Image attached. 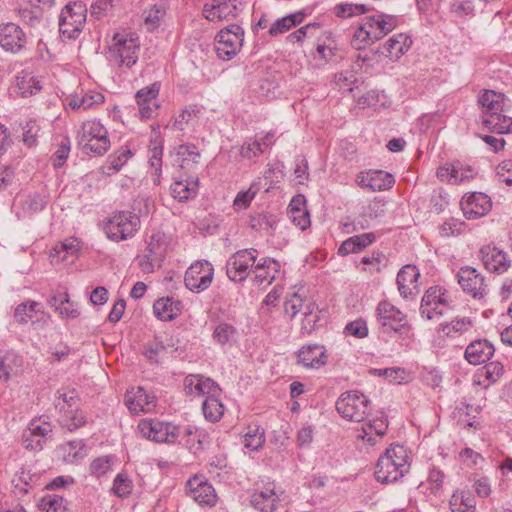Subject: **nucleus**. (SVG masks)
Wrapping results in <instances>:
<instances>
[{"label": "nucleus", "instance_id": "nucleus-1", "mask_svg": "<svg viewBox=\"0 0 512 512\" xmlns=\"http://www.w3.org/2000/svg\"><path fill=\"white\" fill-rule=\"evenodd\" d=\"M55 408L59 412L60 426L69 432H74L87 423L86 413L80 408V397L73 390H58L54 400Z\"/></svg>", "mask_w": 512, "mask_h": 512}, {"label": "nucleus", "instance_id": "nucleus-2", "mask_svg": "<svg viewBox=\"0 0 512 512\" xmlns=\"http://www.w3.org/2000/svg\"><path fill=\"white\" fill-rule=\"evenodd\" d=\"M78 144L84 154L102 156L110 148L107 129L97 120L82 124L77 135Z\"/></svg>", "mask_w": 512, "mask_h": 512}, {"label": "nucleus", "instance_id": "nucleus-3", "mask_svg": "<svg viewBox=\"0 0 512 512\" xmlns=\"http://www.w3.org/2000/svg\"><path fill=\"white\" fill-rule=\"evenodd\" d=\"M140 52V42L132 34H116L109 47L108 58L118 67L131 68L137 63Z\"/></svg>", "mask_w": 512, "mask_h": 512}, {"label": "nucleus", "instance_id": "nucleus-4", "mask_svg": "<svg viewBox=\"0 0 512 512\" xmlns=\"http://www.w3.org/2000/svg\"><path fill=\"white\" fill-rule=\"evenodd\" d=\"M503 98L504 95L501 93L485 90L479 96L478 100L481 106L486 110V113L489 114V118L484 119L483 123L492 126L493 131L500 134L512 131V119L499 113L502 111Z\"/></svg>", "mask_w": 512, "mask_h": 512}, {"label": "nucleus", "instance_id": "nucleus-5", "mask_svg": "<svg viewBox=\"0 0 512 512\" xmlns=\"http://www.w3.org/2000/svg\"><path fill=\"white\" fill-rule=\"evenodd\" d=\"M140 223L135 213L120 211L105 222L104 231L109 239L119 242L132 238L140 229Z\"/></svg>", "mask_w": 512, "mask_h": 512}, {"label": "nucleus", "instance_id": "nucleus-6", "mask_svg": "<svg viewBox=\"0 0 512 512\" xmlns=\"http://www.w3.org/2000/svg\"><path fill=\"white\" fill-rule=\"evenodd\" d=\"M370 407L369 399L358 391H348L336 401V410L345 419L354 422H361L368 414Z\"/></svg>", "mask_w": 512, "mask_h": 512}, {"label": "nucleus", "instance_id": "nucleus-7", "mask_svg": "<svg viewBox=\"0 0 512 512\" xmlns=\"http://www.w3.org/2000/svg\"><path fill=\"white\" fill-rule=\"evenodd\" d=\"M258 258L255 248L241 249L233 253L226 262V275L233 282L247 279Z\"/></svg>", "mask_w": 512, "mask_h": 512}, {"label": "nucleus", "instance_id": "nucleus-8", "mask_svg": "<svg viewBox=\"0 0 512 512\" xmlns=\"http://www.w3.org/2000/svg\"><path fill=\"white\" fill-rule=\"evenodd\" d=\"M448 308H450V300L447 290L440 286H431L422 297L420 314L427 320H437Z\"/></svg>", "mask_w": 512, "mask_h": 512}, {"label": "nucleus", "instance_id": "nucleus-9", "mask_svg": "<svg viewBox=\"0 0 512 512\" xmlns=\"http://www.w3.org/2000/svg\"><path fill=\"white\" fill-rule=\"evenodd\" d=\"M244 36L243 29L236 24L222 29L216 36L215 51L218 58L228 61L240 50Z\"/></svg>", "mask_w": 512, "mask_h": 512}, {"label": "nucleus", "instance_id": "nucleus-10", "mask_svg": "<svg viewBox=\"0 0 512 512\" xmlns=\"http://www.w3.org/2000/svg\"><path fill=\"white\" fill-rule=\"evenodd\" d=\"M137 428L142 437L155 442L175 443L178 440V427L158 419L141 420Z\"/></svg>", "mask_w": 512, "mask_h": 512}, {"label": "nucleus", "instance_id": "nucleus-11", "mask_svg": "<svg viewBox=\"0 0 512 512\" xmlns=\"http://www.w3.org/2000/svg\"><path fill=\"white\" fill-rule=\"evenodd\" d=\"M213 276L214 268L209 261H196L185 272V286L190 291L199 293L211 285Z\"/></svg>", "mask_w": 512, "mask_h": 512}, {"label": "nucleus", "instance_id": "nucleus-12", "mask_svg": "<svg viewBox=\"0 0 512 512\" xmlns=\"http://www.w3.org/2000/svg\"><path fill=\"white\" fill-rule=\"evenodd\" d=\"M456 279L463 292L474 299H483L488 293V285L483 275L474 267H461L456 274Z\"/></svg>", "mask_w": 512, "mask_h": 512}, {"label": "nucleus", "instance_id": "nucleus-13", "mask_svg": "<svg viewBox=\"0 0 512 512\" xmlns=\"http://www.w3.org/2000/svg\"><path fill=\"white\" fill-rule=\"evenodd\" d=\"M28 38L23 29L12 22L0 24V47L11 54L23 51Z\"/></svg>", "mask_w": 512, "mask_h": 512}, {"label": "nucleus", "instance_id": "nucleus-14", "mask_svg": "<svg viewBox=\"0 0 512 512\" xmlns=\"http://www.w3.org/2000/svg\"><path fill=\"white\" fill-rule=\"evenodd\" d=\"M160 87L159 82H154L150 86L137 91L135 99L141 119H151L157 115L160 108V104L157 102Z\"/></svg>", "mask_w": 512, "mask_h": 512}, {"label": "nucleus", "instance_id": "nucleus-15", "mask_svg": "<svg viewBox=\"0 0 512 512\" xmlns=\"http://www.w3.org/2000/svg\"><path fill=\"white\" fill-rule=\"evenodd\" d=\"M397 22L396 16L378 13L366 16L361 24L371 34V39L375 42L391 32L397 26Z\"/></svg>", "mask_w": 512, "mask_h": 512}, {"label": "nucleus", "instance_id": "nucleus-16", "mask_svg": "<svg viewBox=\"0 0 512 512\" xmlns=\"http://www.w3.org/2000/svg\"><path fill=\"white\" fill-rule=\"evenodd\" d=\"M377 321L386 331H400L406 325V316L387 301H382L376 309Z\"/></svg>", "mask_w": 512, "mask_h": 512}, {"label": "nucleus", "instance_id": "nucleus-17", "mask_svg": "<svg viewBox=\"0 0 512 512\" xmlns=\"http://www.w3.org/2000/svg\"><path fill=\"white\" fill-rule=\"evenodd\" d=\"M356 182L361 188L376 192L392 188L395 178L382 170H369L359 173Z\"/></svg>", "mask_w": 512, "mask_h": 512}, {"label": "nucleus", "instance_id": "nucleus-18", "mask_svg": "<svg viewBox=\"0 0 512 512\" xmlns=\"http://www.w3.org/2000/svg\"><path fill=\"white\" fill-rule=\"evenodd\" d=\"M188 495L201 506H214L217 496L213 486L203 477L194 476L187 482Z\"/></svg>", "mask_w": 512, "mask_h": 512}, {"label": "nucleus", "instance_id": "nucleus-19", "mask_svg": "<svg viewBox=\"0 0 512 512\" xmlns=\"http://www.w3.org/2000/svg\"><path fill=\"white\" fill-rule=\"evenodd\" d=\"M280 502L275 483L255 489L250 497L251 506L259 512H274Z\"/></svg>", "mask_w": 512, "mask_h": 512}, {"label": "nucleus", "instance_id": "nucleus-20", "mask_svg": "<svg viewBox=\"0 0 512 512\" xmlns=\"http://www.w3.org/2000/svg\"><path fill=\"white\" fill-rule=\"evenodd\" d=\"M461 209L467 219H477L486 215L492 207L491 199L482 192H474L464 196L461 200Z\"/></svg>", "mask_w": 512, "mask_h": 512}, {"label": "nucleus", "instance_id": "nucleus-21", "mask_svg": "<svg viewBox=\"0 0 512 512\" xmlns=\"http://www.w3.org/2000/svg\"><path fill=\"white\" fill-rule=\"evenodd\" d=\"M203 16L210 22H220L236 17V0H212L203 6Z\"/></svg>", "mask_w": 512, "mask_h": 512}, {"label": "nucleus", "instance_id": "nucleus-22", "mask_svg": "<svg viewBox=\"0 0 512 512\" xmlns=\"http://www.w3.org/2000/svg\"><path fill=\"white\" fill-rule=\"evenodd\" d=\"M385 213V202L374 199L363 210L362 214L351 223L344 224L347 233L365 230L370 227V220L382 217Z\"/></svg>", "mask_w": 512, "mask_h": 512}, {"label": "nucleus", "instance_id": "nucleus-23", "mask_svg": "<svg viewBox=\"0 0 512 512\" xmlns=\"http://www.w3.org/2000/svg\"><path fill=\"white\" fill-rule=\"evenodd\" d=\"M479 253L485 268L490 272L502 274L510 267L507 254L495 246H484Z\"/></svg>", "mask_w": 512, "mask_h": 512}, {"label": "nucleus", "instance_id": "nucleus-24", "mask_svg": "<svg viewBox=\"0 0 512 512\" xmlns=\"http://www.w3.org/2000/svg\"><path fill=\"white\" fill-rule=\"evenodd\" d=\"M298 363L306 368L319 369L327 363V353L324 346L309 344L301 347L297 353Z\"/></svg>", "mask_w": 512, "mask_h": 512}, {"label": "nucleus", "instance_id": "nucleus-25", "mask_svg": "<svg viewBox=\"0 0 512 512\" xmlns=\"http://www.w3.org/2000/svg\"><path fill=\"white\" fill-rule=\"evenodd\" d=\"M420 272L414 265L407 264L403 266L397 274V285L400 294L404 298L414 296L419 293L418 278Z\"/></svg>", "mask_w": 512, "mask_h": 512}, {"label": "nucleus", "instance_id": "nucleus-26", "mask_svg": "<svg viewBox=\"0 0 512 512\" xmlns=\"http://www.w3.org/2000/svg\"><path fill=\"white\" fill-rule=\"evenodd\" d=\"M184 387L187 393L193 396H212L220 392L215 381L202 375H188L184 379Z\"/></svg>", "mask_w": 512, "mask_h": 512}, {"label": "nucleus", "instance_id": "nucleus-27", "mask_svg": "<svg viewBox=\"0 0 512 512\" xmlns=\"http://www.w3.org/2000/svg\"><path fill=\"white\" fill-rule=\"evenodd\" d=\"M125 404L134 414L150 412L155 406L154 397L148 395L142 387L128 391L125 396Z\"/></svg>", "mask_w": 512, "mask_h": 512}, {"label": "nucleus", "instance_id": "nucleus-28", "mask_svg": "<svg viewBox=\"0 0 512 512\" xmlns=\"http://www.w3.org/2000/svg\"><path fill=\"white\" fill-rule=\"evenodd\" d=\"M495 348L488 340H475L465 350V358L472 365L487 362L494 355Z\"/></svg>", "mask_w": 512, "mask_h": 512}, {"label": "nucleus", "instance_id": "nucleus-29", "mask_svg": "<svg viewBox=\"0 0 512 512\" xmlns=\"http://www.w3.org/2000/svg\"><path fill=\"white\" fill-rule=\"evenodd\" d=\"M280 264L273 258L264 257L257 259L253 266L252 274L255 276V281L259 284H271L278 274Z\"/></svg>", "mask_w": 512, "mask_h": 512}, {"label": "nucleus", "instance_id": "nucleus-30", "mask_svg": "<svg viewBox=\"0 0 512 512\" xmlns=\"http://www.w3.org/2000/svg\"><path fill=\"white\" fill-rule=\"evenodd\" d=\"M407 472L390 462L387 457H380L376 464L375 477L381 483H394L402 478Z\"/></svg>", "mask_w": 512, "mask_h": 512}, {"label": "nucleus", "instance_id": "nucleus-31", "mask_svg": "<svg viewBox=\"0 0 512 512\" xmlns=\"http://www.w3.org/2000/svg\"><path fill=\"white\" fill-rule=\"evenodd\" d=\"M411 39L404 33L393 35L389 38L382 48V55L391 59L398 60L411 46Z\"/></svg>", "mask_w": 512, "mask_h": 512}, {"label": "nucleus", "instance_id": "nucleus-32", "mask_svg": "<svg viewBox=\"0 0 512 512\" xmlns=\"http://www.w3.org/2000/svg\"><path fill=\"white\" fill-rule=\"evenodd\" d=\"M375 239L376 236L372 232L352 236L342 242L338 248V254L341 256H346L351 253H357L371 245Z\"/></svg>", "mask_w": 512, "mask_h": 512}, {"label": "nucleus", "instance_id": "nucleus-33", "mask_svg": "<svg viewBox=\"0 0 512 512\" xmlns=\"http://www.w3.org/2000/svg\"><path fill=\"white\" fill-rule=\"evenodd\" d=\"M182 309V303L171 297L160 298L155 301L153 311L155 316L162 321H170L177 317Z\"/></svg>", "mask_w": 512, "mask_h": 512}, {"label": "nucleus", "instance_id": "nucleus-34", "mask_svg": "<svg viewBox=\"0 0 512 512\" xmlns=\"http://www.w3.org/2000/svg\"><path fill=\"white\" fill-rule=\"evenodd\" d=\"M287 214L293 224L301 230H305L310 226V216L307 209L304 207V199L302 196L292 199Z\"/></svg>", "mask_w": 512, "mask_h": 512}, {"label": "nucleus", "instance_id": "nucleus-35", "mask_svg": "<svg viewBox=\"0 0 512 512\" xmlns=\"http://www.w3.org/2000/svg\"><path fill=\"white\" fill-rule=\"evenodd\" d=\"M15 84L22 97L32 96L42 89L41 82L28 70L17 74Z\"/></svg>", "mask_w": 512, "mask_h": 512}, {"label": "nucleus", "instance_id": "nucleus-36", "mask_svg": "<svg viewBox=\"0 0 512 512\" xmlns=\"http://www.w3.org/2000/svg\"><path fill=\"white\" fill-rule=\"evenodd\" d=\"M104 102V96L96 91H86L85 93L73 95L69 100V107L73 110L83 109L88 110L96 105H100Z\"/></svg>", "mask_w": 512, "mask_h": 512}, {"label": "nucleus", "instance_id": "nucleus-37", "mask_svg": "<svg viewBox=\"0 0 512 512\" xmlns=\"http://www.w3.org/2000/svg\"><path fill=\"white\" fill-rule=\"evenodd\" d=\"M473 327V321L469 317H456L450 322L441 323L438 326V333L446 337H454L456 334L462 335Z\"/></svg>", "mask_w": 512, "mask_h": 512}, {"label": "nucleus", "instance_id": "nucleus-38", "mask_svg": "<svg viewBox=\"0 0 512 512\" xmlns=\"http://www.w3.org/2000/svg\"><path fill=\"white\" fill-rule=\"evenodd\" d=\"M198 181L185 179L176 180L171 184L170 190L173 198L180 202L193 198L197 194Z\"/></svg>", "mask_w": 512, "mask_h": 512}, {"label": "nucleus", "instance_id": "nucleus-39", "mask_svg": "<svg viewBox=\"0 0 512 512\" xmlns=\"http://www.w3.org/2000/svg\"><path fill=\"white\" fill-rule=\"evenodd\" d=\"M86 7L81 2L68 3L61 11L69 22L82 31L86 22Z\"/></svg>", "mask_w": 512, "mask_h": 512}, {"label": "nucleus", "instance_id": "nucleus-40", "mask_svg": "<svg viewBox=\"0 0 512 512\" xmlns=\"http://www.w3.org/2000/svg\"><path fill=\"white\" fill-rule=\"evenodd\" d=\"M49 304L63 317L74 319L80 315L75 305L69 301V295L67 293H61L51 297Z\"/></svg>", "mask_w": 512, "mask_h": 512}, {"label": "nucleus", "instance_id": "nucleus-41", "mask_svg": "<svg viewBox=\"0 0 512 512\" xmlns=\"http://www.w3.org/2000/svg\"><path fill=\"white\" fill-rule=\"evenodd\" d=\"M132 155L130 149L117 150L107 158L106 164L101 167L103 174L111 175L118 172Z\"/></svg>", "mask_w": 512, "mask_h": 512}, {"label": "nucleus", "instance_id": "nucleus-42", "mask_svg": "<svg viewBox=\"0 0 512 512\" xmlns=\"http://www.w3.org/2000/svg\"><path fill=\"white\" fill-rule=\"evenodd\" d=\"M388 427L387 420L383 417L374 419L372 422L362 426V433L358 435L359 438L374 444L376 437H381L386 433Z\"/></svg>", "mask_w": 512, "mask_h": 512}, {"label": "nucleus", "instance_id": "nucleus-43", "mask_svg": "<svg viewBox=\"0 0 512 512\" xmlns=\"http://www.w3.org/2000/svg\"><path fill=\"white\" fill-rule=\"evenodd\" d=\"M218 394L207 396L202 404V411L206 420L219 421L224 414V405L217 397Z\"/></svg>", "mask_w": 512, "mask_h": 512}, {"label": "nucleus", "instance_id": "nucleus-44", "mask_svg": "<svg viewBox=\"0 0 512 512\" xmlns=\"http://www.w3.org/2000/svg\"><path fill=\"white\" fill-rule=\"evenodd\" d=\"M265 443V431L260 426H248L243 436V445L250 451H258Z\"/></svg>", "mask_w": 512, "mask_h": 512}, {"label": "nucleus", "instance_id": "nucleus-45", "mask_svg": "<svg viewBox=\"0 0 512 512\" xmlns=\"http://www.w3.org/2000/svg\"><path fill=\"white\" fill-rule=\"evenodd\" d=\"M381 457H387L390 462L408 472L410 468L409 456L407 450L401 445H392L386 449Z\"/></svg>", "mask_w": 512, "mask_h": 512}, {"label": "nucleus", "instance_id": "nucleus-46", "mask_svg": "<svg viewBox=\"0 0 512 512\" xmlns=\"http://www.w3.org/2000/svg\"><path fill=\"white\" fill-rule=\"evenodd\" d=\"M302 19L303 14L300 12L280 18L275 23L272 24V26L269 29V34L271 36H276L278 34L285 33L286 31L295 27L297 24L301 23Z\"/></svg>", "mask_w": 512, "mask_h": 512}, {"label": "nucleus", "instance_id": "nucleus-47", "mask_svg": "<svg viewBox=\"0 0 512 512\" xmlns=\"http://www.w3.org/2000/svg\"><path fill=\"white\" fill-rule=\"evenodd\" d=\"M198 111L191 107H185L181 112L173 117L170 128L174 131H185L197 117Z\"/></svg>", "mask_w": 512, "mask_h": 512}, {"label": "nucleus", "instance_id": "nucleus-48", "mask_svg": "<svg viewBox=\"0 0 512 512\" xmlns=\"http://www.w3.org/2000/svg\"><path fill=\"white\" fill-rule=\"evenodd\" d=\"M172 341L171 337L166 338L165 341L156 340L145 347L143 354L149 361L158 363L159 356L164 354L169 346H173Z\"/></svg>", "mask_w": 512, "mask_h": 512}, {"label": "nucleus", "instance_id": "nucleus-49", "mask_svg": "<svg viewBox=\"0 0 512 512\" xmlns=\"http://www.w3.org/2000/svg\"><path fill=\"white\" fill-rule=\"evenodd\" d=\"M369 11L370 8L364 4L340 3L334 7V14L341 18L362 15Z\"/></svg>", "mask_w": 512, "mask_h": 512}, {"label": "nucleus", "instance_id": "nucleus-50", "mask_svg": "<svg viewBox=\"0 0 512 512\" xmlns=\"http://www.w3.org/2000/svg\"><path fill=\"white\" fill-rule=\"evenodd\" d=\"M371 373L374 375L385 377L390 383L401 384L408 378V373L404 368L391 367L384 369H372Z\"/></svg>", "mask_w": 512, "mask_h": 512}, {"label": "nucleus", "instance_id": "nucleus-51", "mask_svg": "<svg viewBox=\"0 0 512 512\" xmlns=\"http://www.w3.org/2000/svg\"><path fill=\"white\" fill-rule=\"evenodd\" d=\"M187 435L189 437L193 436V441L188 440L187 442L190 444V451L193 452L194 454L204 450L205 447L208 446L210 443L209 434L198 427H196V429L189 430L187 432Z\"/></svg>", "mask_w": 512, "mask_h": 512}, {"label": "nucleus", "instance_id": "nucleus-52", "mask_svg": "<svg viewBox=\"0 0 512 512\" xmlns=\"http://www.w3.org/2000/svg\"><path fill=\"white\" fill-rule=\"evenodd\" d=\"M237 333L236 328L228 323H220L218 324L212 334L213 340L220 344L226 345L230 343Z\"/></svg>", "mask_w": 512, "mask_h": 512}, {"label": "nucleus", "instance_id": "nucleus-53", "mask_svg": "<svg viewBox=\"0 0 512 512\" xmlns=\"http://www.w3.org/2000/svg\"><path fill=\"white\" fill-rule=\"evenodd\" d=\"M177 162H180L182 168L189 165V162L197 163L200 158V153L194 145L182 144L177 147L176 151Z\"/></svg>", "mask_w": 512, "mask_h": 512}, {"label": "nucleus", "instance_id": "nucleus-54", "mask_svg": "<svg viewBox=\"0 0 512 512\" xmlns=\"http://www.w3.org/2000/svg\"><path fill=\"white\" fill-rule=\"evenodd\" d=\"M39 306L40 303L36 301H27L19 304L14 311L15 320L20 324L27 323L29 319L33 318Z\"/></svg>", "mask_w": 512, "mask_h": 512}, {"label": "nucleus", "instance_id": "nucleus-55", "mask_svg": "<svg viewBox=\"0 0 512 512\" xmlns=\"http://www.w3.org/2000/svg\"><path fill=\"white\" fill-rule=\"evenodd\" d=\"M249 225L255 231L268 232L275 229L276 220L272 215L259 213L250 217Z\"/></svg>", "mask_w": 512, "mask_h": 512}, {"label": "nucleus", "instance_id": "nucleus-56", "mask_svg": "<svg viewBox=\"0 0 512 512\" xmlns=\"http://www.w3.org/2000/svg\"><path fill=\"white\" fill-rule=\"evenodd\" d=\"M165 247L163 245V236L160 233H154L150 237L144 254L154 257V261H163Z\"/></svg>", "mask_w": 512, "mask_h": 512}, {"label": "nucleus", "instance_id": "nucleus-57", "mask_svg": "<svg viewBox=\"0 0 512 512\" xmlns=\"http://www.w3.org/2000/svg\"><path fill=\"white\" fill-rule=\"evenodd\" d=\"M133 489L132 480L129 478L128 474L125 472H121L117 474L113 481V492L121 498L127 497L131 494Z\"/></svg>", "mask_w": 512, "mask_h": 512}, {"label": "nucleus", "instance_id": "nucleus-58", "mask_svg": "<svg viewBox=\"0 0 512 512\" xmlns=\"http://www.w3.org/2000/svg\"><path fill=\"white\" fill-rule=\"evenodd\" d=\"M143 15L147 29L152 31L159 26L161 19L165 15V9L161 5H154L149 10H145Z\"/></svg>", "mask_w": 512, "mask_h": 512}, {"label": "nucleus", "instance_id": "nucleus-59", "mask_svg": "<svg viewBox=\"0 0 512 512\" xmlns=\"http://www.w3.org/2000/svg\"><path fill=\"white\" fill-rule=\"evenodd\" d=\"M56 255L64 253L62 260H66L68 256H76L79 251V242L76 238L65 239L56 244L53 248Z\"/></svg>", "mask_w": 512, "mask_h": 512}, {"label": "nucleus", "instance_id": "nucleus-60", "mask_svg": "<svg viewBox=\"0 0 512 512\" xmlns=\"http://www.w3.org/2000/svg\"><path fill=\"white\" fill-rule=\"evenodd\" d=\"M374 41L371 39V34L367 32V30L360 24L357 29L354 31L351 45L356 50H361L367 47L368 45L373 44Z\"/></svg>", "mask_w": 512, "mask_h": 512}, {"label": "nucleus", "instance_id": "nucleus-61", "mask_svg": "<svg viewBox=\"0 0 512 512\" xmlns=\"http://www.w3.org/2000/svg\"><path fill=\"white\" fill-rule=\"evenodd\" d=\"M47 203V196L34 193L25 199L23 208L29 212L36 213L42 211L46 207Z\"/></svg>", "mask_w": 512, "mask_h": 512}, {"label": "nucleus", "instance_id": "nucleus-62", "mask_svg": "<svg viewBox=\"0 0 512 512\" xmlns=\"http://www.w3.org/2000/svg\"><path fill=\"white\" fill-rule=\"evenodd\" d=\"M162 154L163 147L161 143L154 142L153 145L149 148V164L153 169V174L159 175L161 173L162 168Z\"/></svg>", "mask_w": 512, "mask_h": 512}, {"label": "nucleus", "instance_id": "nucleus-63", "mask_svg": "<svg viewBox=\"0 0 512 512\" xmlns=\"http://www.w3.org/2000/svg\"><path fill=\"white\" fill-rule=\"evenodd\" d=\"M111 468V457L102 456L95 458L89 467V471L96 477L105 475Z\"/></svg>", "mask_w": 512, "mask_h": 512}, {"label": "nucleus", "instance_id": "nucleus-64", "mask_svg": "<svg viewBox=\"0 0 512 512\" xmlns=\"http://www.w3.org/2000/svg\"><path fill=\"white\" fill-rule=\"evenodd\" d=\"M344 333L357 338H364L368 335V327L364 320L357 319L345 326Z\"/></svg>", "mask_w": 512, "mask_h": 512}]
</instances>
